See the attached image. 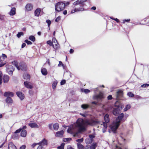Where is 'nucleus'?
<instances>
[{
	"label": "nucleus",
	"mask_w": 149,
	"mask_h": 149,
	"mask_svg": "<svg viewBox=\"0 0 149 149\" xmlns=\"http://www.w3.org/2000/svg\"><path fill=\"white\" fill-rule=\"evenodd\" d=\"M97 120L93 119H86L84 120L81 118H79L76 122L70 125L67 131L74 137H79V133L86 130V128L88 125L93 126L98 123Z\"/></svg>",
	"instance_id": "f257e3e1"
},
{
	"label": "nucleus",
	"mask_w": 149,
	"mask_h": 149,
	"mask_svg": "<svg viewBox=\"0 0 149 149\" xmlns=\"http://www.w3.org/2000/svg\"><path fill=\"white\" fill-rule=\"evenodd\" d=\"M124 114L122 113L118 116L116 120L113 122L112 124L110 126L111 130L115 133L116 130L118 128L120 125V123L121 121L124 122L125 120L124 119Z\"/></svg>",
	"instance_id": "f03ea898"
},
{
	"label": "nucleus",
	"mask_w": 149,
	"mask_h": 149,
	"mask_svg": "<svg viewBox=\"0 0 149 149\" xmlns=\"http://www.w3.org/2000/svg\"><path fill=\"white\" fill-rule=\"evenodd\" d=\"M65 5L62 2H58L55 5V10L58 12L63 10L65 8Z\"/></svg>",
	"instance_id": "7ed1b4c3"
},
{
	"label": "nucleus",
	"mask_w": 149,
	"mask_h": 149,
	"mask_svg": "<svg viewBox=\"0 0 149 149\" xmlns=\"http://www.w3.org/2000/svg\"><path fill=\"white\" fill-rule=\"evenodd\" d=\"M105 97L104 94L101 92H100L98 94H95L93 96V99L98 102L102 101Z\"/></svg>",
	"instance_id": "20e7f679"
},
{
	"label": "nucleus",
	"mask_w": 149,
	"mask_h": 149,
	"mask_svg": "<svg viewBox=\"0 0 149 149\" xmlns=\"http://www.w3.org/2000/svg\"><path fill=\"white\" fill-rule=\"evenodd\" d=\"M6 70L8 74L10 75H12L13 72L14 70V68L12 66L7 65H6Z\"/></svg>",
	"instance_id": "39448f33"
},
{
	"label": "nucleus",
	"mask_w": 149,
	"mask_h": 149,
	"mask_svg": "<svg viewBox=\"0 0 149 149\" xmlns=\"http://www.w3.org/2000/svg\"><path fill=\"white\" fill-rule=\"evenodd\" d=\"M104 119L105 122H103L102 123L103 124V126L105 127L106 129L107 127V123L109 121V115L108 114H106L104 117Z\"/></svg>",
	"instance_id": "423d86ee"
},
{
	"label": "nucleus",
	"mask_w": 149,
	"mask_h": 149,
	"mask_svg": "<svg viewBox=\"0 0 149 149\" xmlns=\"http://www.w3.org/2000/svg\"><path fill=\"white\" fill-rule=\"evenodd\" d=\"M19 66V69L18 70H21L22 71H25L26 70V66L25 63H20Z\"/></svg>",
	"instance_id": "0eeeda50"
},
{
	"label": "nucleus",
	"mask_w": 149,
	"mask_h": 149,
	"mask_svg": "<svg viewBox=\"0 0 149 149\" xmlns=\"http://www.w3.org/2000/svg\"><path fill=\"white\" fill-rule=\"evenodd\" d=\"M87 0H78L73 3V5L75 6L78 4H81L82 6H83V4H82L84 2L86 1Z\"/></svg>",
	"instance_id": "6e6552de"
},
{
	"label": "nucleus",
	"mask_w": 149,
	"mask_h": 149,
	"mask_svg": "<svg viewBox=\"0 0 149 149\" xmlns=\"http://www.w3.org/2000/svg\"><path fill=\"white\" fill-rule=\"evenodd\" d=\"M18 97L21 100H22L24 99V94L22 92H17L16 93Z\"/></svg>",
	"instance_id": "1a4fd4ad"
},
{
	"label": "nucleus",
	"mask_w": 149,
	"mask_h": 149,
	"mask_svg": "<svg viewBox=\"0 0 149 149\" xmlns=\"http://www.w3.org/2000/svg\"><path fill=\"white\" fill-rule=\"evenodd\" d=\"M64 133L63 130H62L60 131L57 132L55 134V136L57 137H62Z\"/></svg>",
	"instance_id": "9d476101"
},
{
	"label": "nucleus",
	"mask_w": 149,
	"mask_h": 149,
	"mask_svg": "<svg viewBox=\"0 0 149 149\" xmlns=\"http://www.w3.org/2000/svg\"><path fill=\"white\" fill-rule=\"evenodd\" d=\"M24 84L26 87L28 88L31 89L33 88V86L30 84V83L27 81H24Z\"/></svg>",
	"instance_id": "9b49d317"
},
{
	"label": "nucleus",
	"mask_w": 149,
	"mask_h": 149,
	"mask_svg": "<svg viewBox=\"0 0 149 149\" xmlns=\"http://www.w3.org/2000/svg\"><path fill=\"white\" fill-rule=\"evenodd\" d=\"M38 144L44 147L45 146L47 145V141L45 139H44L42 141L38 143Z\"/></svg>",
	"instance_id": "f8f14e48"
},
{
	"label": "nucleus",
	"mask_w": 149,
	"mask_h": 149,
	"mask_svg": "<svg viewBox=\"0 0 149 149\" xmlns=\"http://www.w3.org/2000/svg\"><path fill=\"white\" fill-rule=\"evenodd\" d=\"M4 96L5 97H12L14 96V94L13 93L10 92H6L4 94Z\"/></svg>",
	"instance_id": "ddd939ff"
},
{
	"label": "nucleus",
	"mask_w": 149,
	"mask_h": 149,
	"mask_svg": "<svg viewBox=\"0 0 149 149\" xmlns=\"http://www.w3.org/2000/svg\"><path fill=\"white\" fill-rule=\"evenodd\" d=\"M8 148V149H17L16 146L11 142L9 143Z\"/></svg>",
	"instance_id": "4468645a"
},
{
	"label": "nucleus",
	"mask_w": 149,
	"mask_h": 149,
	"mask_svg": "<svg viewBox=\"0 0 149 149\" xmlns=\"http://www.w3.org/2000/svg\"><path fill=\"white\" fill-rule=\"evenodd\" d=\"M16 13V8L13 7L12 8L9 13V15L11 16H13Z\"/></svg>",
	"instance_id": "2eb2a0df"
},
{
	"label": "nucleus",
	"mask_w": 149,
	"mask_h": 149,
	"mask_svg": "<svg viewBox=\"0 0 149 149\" xmlns=\"http://www.w3.org/2000/svg\"><path fill=\"white\" fill-rule=\"evenodd\" d=\"M113 113L115 116H118L119 113V108H114L113 111Z\"/></svg>",
	"instance_id": "dca6fc26"
},
{
	"label": "nucleus",
	"mask_w": 149,
	"mask_h": 149,
	"mask_svg": "<svg viewBox=\"0 0 149 149\" xmlns=\"http://www.w3.org/2000/svg\"><path fill=\"white\" fill-rule=\"evenodd\" d=\"M84 10V8H75L72 10L71 11V13H73L77 11H83Z\"/></svg>",
	"instance_id": "f3484780"
},
{
	"label": "nucleus",
	"mask_w": 149,
	"mask_h": 149,
	"mask_svg": "<svg viewBox=\"0 0 149 149\" xmlns=\"http://www.w3.org/2000/svg\"><path fill=\"white\" fill-rule=\"evenodd\" d=\"M26 8L28 11L31 10L33 9V6L31 4H27L26 6Z\"/></svg>",
	"instance_id": "a211bd4d"
},
{
	"label": "nucleus",
	"mask_w": 149,
	"mask_h": 149,
	"mask_svg": "<svg viewBox=\"0 0 149 149\" xmlns=\"http://www.w3.org/2000/svg\"><path fill=\"white\" fill-rule=\"evenodd\" d=\"M52 46L54 49H57L59 48V45L57 42H55L53 44Z\"/></svg>",
	"instance_id": "6ab92c4d"
},
{
	"label": "nucleus",
	"mask_w": 149,
	"mask_h": 149,
	"mask_svg": "<svg viewBox=\"0 0 149 149\" xmlns=\"http://www.w3.org/2000/svg\"><path fill=\"white\" fill-rule=\"evenodd\" d=\"M6 100V102L8 104H12L13 102L12 99L9 97H8Z\"/></svg>",
	"instance_id": "aec40b11"
},
{
	"label": "nucleus",
	"mask_w": 149,
	"mask_h": 149,
	"mask_svg": "<svg viewBox=\"0 0 149 149\" xmlns=\"http://www.w3.org/2000/svg\"><path fill=\"white\" fill-rule=\"evenodd\" d=\"M12 63L13 65L15 66L18 70L19 69V65H18V63L17 62V61H12Z\"/></svg>",
	"instance_id": "412c9836"
},
{
	"label": "nucleus",
	"mask_w": 149,
	"mask_h": 149,
	"mask_svg": "<svg viewBox=\"0 0 149 149\" xmlns=\"http://www.w3.org/2000/svg\"><path fill=\"white\" fill-rule=\"evenodd\" d=\"M29 126L32 128H38L39 127L38 125L36 123H30L29 124Z\"/></svg>",
	"instance_id": "4be33fe9"
},
{
	"label": "nucleus",
	"mask_w": 149,
	"mask_h": 149,
	"mask_svg": "<svg viewBox=\"0 0 149 149\" xmlns=\"http://www.w3.org/2000/svg\"><path fill=\"white\" fill-rule=\"evenodd\" d=\"M3 82L4 83H7L9 80V77L7 75H4L3 78Z\"/></svg>",
	"instance_id": "5701e85b"
},
{
	"label": "nucleus",
	"mask_w": 149,
	"mask_h": 149,
	"mask_svg": "<svg viewBox=\"0 0 149 149\" xmlns=\"http://www.w3.org/2000/svg\"><path fill=\"white\" fill-rule=\"evenodd\" d=\"M40 8H37L35 11V15L36 16H38L40 13Z\"/></svg>",
	"instance_id": "b1692460"
},
{
	"label": "nucleus",
	"mask_w": 149,
	"mask_h": 149,
	"mask_svg": "<svg viewBox=\"0 0 149 149\" xmlns=\"http://www.w3.org/2000/svg\"><path fill=\"white\" fill-rule=\"evenodd\" d=\"M27 132L25 130H23L21 133V136L23 137H25L26 135Z\"/></svg>",
	"instance_id": "393cba45"
},
{
	"label": "nucleus",
	"mask_w": 149,
	"mask_h": 149,
	"mask_svg": "<svg viewBox=\"0 0 149 149\" xmlns=\"http://www.w3.org/2000/svg\"><path fill=\"white\" fill-rule=\"evenodd\" d=\"M41 72L42 74L44 75H46L47 74V71L45 68L42 69Z\"/></svg>",
	"instance_id": "a878e982"
},
{
	"label": "nucleus",
	"mask_w": 149,
	"mask_h": 149,
	"mask_svg": "<svg viewBox=\"0 0 149 149\" xmlns=\"http://www.w3.org/2000/svg\"><path fill=\"white\" fill-rule=\"evenodd\" d=\"M23 77L24 79L27 80L29 79L30 77V76L29 74L26 73L24 74L23 75Z\"/></svg>",
	"instance_id": "bb28decb"
},
{
	"label": "nucleus",
	"mask_w": 149,
	"mask_h": 149,
	"mask_svg": "<svg viewBox=\"0 0 149 149\" xmlns=\"http://www.w3.org/2000/svg\"><path fill=\"white\" fill-rule=\"evenodd\" d=\"M123 93V91H122L120 90L118 91L117 92V98H119L120 97L122 96Z\"/></svg>",
	"instance_id": "cd10ccee"
},
{
	"label": "nucleus",
	"mask_w": 149,
	"mask_h": 149,
	"mask_svg": "<svg viewBox=\"0 0 149 149\" xmlns=\"http://www.w3.org/2000/svg\"><path fill=\"white\" fill-rule=\"evenodd\" d=\"M54 129L55 130H58L59 128V125L58 123H55L53 125Z\"/></svg>",
	"instance_id": "c85d7f7f"
},
{
	"label": "nucleus",
	"mask_w": 149,
	"mask_h": 149,
	"mask_svg": "<svg viewBox=\"0 0 149 149\" xmlns=\"http://www.w3.org/2000/svg\"><path fill=\"white\" fill-rule=\"evenodd\" d=\"M86 141L87 144H89L91 143L93 141V139L90 138H88L86 139Z\"/></svg>",
	"instance_id": "c756f323"
},
{
	"label": "nucleus",
	"mask_w": 149,
	"mask_h": 149,
	"mask_svg": "<svg viewBox=\"0 0 149 149\" xmlns=\"http://www.w3.org/2000/svg\"><path fill=\"white\" fill-rule=\"evenodd\" d=\"M97 146V143H93L90 146L91 149H95Z\"/></svg>",
	"instance_id": "7c9ffc66"
},
{
	"label": "nucleus",
	"mask_w": 149,
	"mask_h": 149,
	"mask_svg": "<svg viewBox=\"0 0 149 149\" xmlns=\"http://www.w3.org/2000/svg\"><path fill=\"white\" fill-rule=\"evenodd\" d=\"M81 107L83 109H85L88 108L89 107V105L87 104H84L82 105Z\"/></svg>",
	"instance_id": "2f4dec72"
},
{
	"label": "nucleus",
	"mask_w": 149,
	"mask_h": 149,
	"mask_svg": "<svg viewBox=\"0 0 149 149\" xmlns=\"http://www.w3.org/2000/svg\"><path fill=\"white\" fill-rule=\"evenodd\" d=\"M131 106L130 104H128L126 105L125 108H124V111H126L128 110L129 109L131 108Z\"/></svg>",
	"instance_id": "473e14b6"
},
{
	"label": "nucleus",
	"mask_w": 149,
	"mask_h": 149,
	"mask_svg": "<svg viewBox=\"0 0 149 149\" xmlns=\"http://www.w3.org/2000/svg\"><path fill=\"white\" fill-rule=\"evenodd\" d=\"M81 91L82 92H84L85 93H87L90 92V90L88 89H85L82 88L81 89Z\"/></svg>",
	"instance_id": "72a5a7b5"
},
{
	"label": "nucleus",
	"mask_w": 149,
	"mask_h": 149,
	"mask_svg": "<svg viewBox=\"0 0 149 149\" xmlns=\"http://www.w3.org/2000/svg\"><path fill=\"white\" fill-rule=\"evenodd\" d=\"M77 148L79 149H83L84 146L80 143H77Z\"/></svg>",
	"instance_id": "f704fd0d"
},
{
	"label": "nucleus",
	"mask_w": 149,
	"mask_h": 149,
	"mask_svg": "<svg viewBox=\"0 0 149 149\" xmlns=\"http://www.w3.org/2000/svg\"><path fill=\"white\" fill-rule=\"evenodd\" d=\"M29 39L33 42H34L36 39L35 37L33 36H30L29 37Z\"/></svg>",
	"instance_id": "c9c22d12"
},
{
	"label": "nucleus",
	"mask_w": 149,
	"mask_h": 149,
	"mask_svg": "<svg viewBox=\"0 0 149 149\" xmlns=\"http://www.w3.org/2000/svg\"><path fill=\"white\" fill-rule=\"evenodd\" d=\"M57 81H54L52 87L53 89H55L56 87V86L57 84Z\"/></svg>",
	"instance_id": "e433bc0d"
},
{
	"label": "nucleus",
	"mask_w": 149,
	"mask_h": 149,
	"mask_svg": "<svg viewBox=\"0 0 149 149\" xmlns=\"http://www.w3.org/2000/svg\"><path fill=\"white\" fill-rule=\"evenodd\" d=\"M72 139L70 138H63V141L64 142H68L71 140Z\"/></svg>",
	"instance_id": "4c0bfd02"
},
{
	"label": "nucleus",
	"mask_w": 149,
	"mask_h": 149,
	"mask_svg": "<svg viewBox=\"0 0 149 149\" xmlns=\"http://www.w3.org/2000/svg\"><path fill=\"white\" fill-rule=\"evenodd\" d=\"M24 35V33L22 32H19L17 34V36L19 38L21 36H23Z\"/></svg>",
	"instance_id": "58836bf2"
},
{
	"label": "nucleus",
	"mask_w": 149,
	"mask_h": 149,
	"mask_svg": "<svg viewBox=\"0 0 149 149\" xmlns=\"http://www.w3.org/2000/svg\"><path fill=\"white\" fill-rule=\"evenodd\" d=\"M127 95L130 97H133L134 96V95L131 92L128 93Z\"/></svg>",
	"instance_id": "ea45409f"
},
{
	"label": "nucleus",
	"mask_w": 149,
	"mask_h": 149,
	"mask_svg": "<svg viewBox=\"0 0 149 149\" xmlns=\"http://www.w3.org/2000/svg\"><path fill=\"white\" fill-rule=\"evenodd\" d=\"M3 74L2 72L0 71V85L2 83V76Z\"/></svg>",
	"instance_id": "a19ab883"
},
{
	"label": "nucleus",
	"mask_w": 149,
	"mask_h": 149,
	"mask_svg": "<svg viewBox=\"0 0 149 149\" xmlns=\"http://www.w3.org/2000/svg\"><path fill=\"white\" fill-rule=\"evenodd\" d=\"M24 42L26 43L28 45H31L32 44V43L31 42L27 40H25L24 41Z\"/></svg>",
	"instance_id": "79ce46f5"
},
{
	"label": "nucleus",
	"mask_w": 149,
	"mask_h": 149,
	"mask_svg": "<svg viewBox=\"0 0 149 149\" xmlns=\"http://www.w3.org/2000/svg\"><path fill=\"white\" fill-rule=\"evenodd\" d=\"M46 22L48 24V27H49L50 25L51 24V21L49 20H46Z\"/></svg>",
	"instance_id": "37998d69"
},
{
	"label": "nucleus",
	"mask_w": 149,
	"mask_h": 149,
	"mask_svg": "<svg viewBox=\"0 0 149 149\" xmlns=\"http://www.w3.org/2000/svg\"><path fill=\"white\" fill-rule=\"evenodd\" d=\"M47 43L50 46H52L53 43L51 40H48L47 41Z\"/></svg>",
	"instance_id": "c03bdc74"
},
{
	"label": "nucleus",
	"mask_w": 149,
	"mask_h": 149,
	"mask_svg": "<svg viewBox=\"0 0 149 149\" xmlns=\"http://www.w3.org/2000/svg\"><path fill=\"white\" fill-rule=\"evenodd\" d=\"M83 139L81 138L79 139H78L76 140V141L78 142V143H81L83 142Z\"/></svg>",
	"instance_id": "a18cd8bd"
},
{
	"label": "nucleus",
	"mask_w": 149,
	"mask_h": 149,
	"mask_svg": "<svg viewBox=\"0 0 149 149\" xmlns=\"http://www.w3.org/2000/svg\"><path fill=\"white\" fill-rule=\"evenodd\" d=\"M64 144L63 143H62L61 145L58 147V149H64Z\"/></svg>",
	"instance_id": "49530a36"
},
{
	"label": "nucleus",
	"mask_w": 149,
	"mask_h": 149,
	"mask_svg": "<svg viewBox=\"0 0 149 149\" xmlns=\"http://www.w3.org/2000/svg\"><path fill=\"white\" fill-rule=\"evenodd\" d=\"M60 65H62L63 67V68L64 69V64L62 63L61 61H59V64L58 65V66L59 67Z\"/></svg>",
	"instance_id": "de8ad7c7"
},
{
	"label": "nucleus",
	"mask_w": 149,
	"mask_h": 149,
	"mask_svg": "<svg viewBox=\"0 0 149 149\" xmlns=\"http://www.w3.org/2000/svg\"><path fill=\"white\" fill-rule=\"evenodd\" d=\"M149 86L148 84H145L141 85V87L142 88H146Z\"/></svg>",
	"instance_id": "09e8293b"
},
{
	"label": "nucleus",
	"mask_w": 149,
	"mask_h": 149,
	"mask_svg": "<svg viewBox=\"0 0 149 149\" xmlns=\"http://www.w3.org/2000/svg\"><path fill=\"white\" fill-rule=\"evenodd\" d=\"M39 146L38 147L37 149H44V147L40 145H39Z\"/></svg>",
	"instance_id": "8fccbe9b"
},
{
	"label": "nucleus",
	"mask_w": 149,
	"mask_h": 149,
	"mask_svg": "<svg viewBox=\"0 0 149 149\" xmlns=\"http://www.w3.org/2000/svg\"><path fill=\"white\" fill-rule=\"evenodd\" d=\"M29 93L31 95H33V91L31 90H29Z\"/></svg>",
	"instance_id": "3c124183"
},
{
	"label": "nucleus",
	"mask_w": 149,
	"mask_h": 149,
	"mask_svg": "<svg viewBox=\"0 0 149 149\" xmlns=\"http://www.w3.org/2000/svg\"><path fill=\"white\" fill-rule=\"evenodd\" d=\"M61 17H60L59 16L57 17L56 19H55V21L56 22H58L60 19Z\"/></svg>",
	"instance_id": "603ef678"
},
{
	"label": "nucleus",
	"mask_w": 149,
	"mask_h": 149,
	"mask_svg": "<svg viewBox=\"0 0 149 149\" xmlns=\"http://www.w3.org/2000/svg\"><path fill=\"white\" fill-rule=\"evenodd\" d=\"M55 42H57V41L55 38L53 37L52 38V43L53 44V43Z\"/></svg>",
	"instance_id": "864d4df0"
},
{
	"label": "nucleus",
	"mask_w": 149,
	"mask_h": 149,
	"mask_svg": "<svg viewBox=\"0 0 149 149\" xmlns=\"http://www.w3.org/2000/svg\"><path fill=\"white\" fill-rule=\"evenodd\" d=\"M22 130V128H20L19 129L17 130L15 132V133H17L19 132Z\"/></svg>",
	"instance_id": "5fc2aeb1"
},
{
	"label": "nucleus",
	"mask_w": 149,
	"mask_h": 149,
	"mask_svg": "<svg viewBox=\"0 0 149 149\" xmlns=\"http://www.w3.org/2000/svg\"><path fill=\"white\" fill-rule=\"evenodd\" d=\"M91 148L90 146H87L84 148L83 149H91Z\"/></svg>",
	"instance_id": "6e6d98bb"
},
{
	"label": "nucleus",
	"mask_w": 149,
	"mask_h": 149,
	"mask_svg": "<svg viewBox=\"0 0 149 149\" xmlns=\"http://www.w3.org/2000/svg\"><path fill=\"white\" fill-rule=\"evenodd\" d=\"M65 80H63L61 82V85H64L65 83Z\"/></svg>",
	"instance_id": "4d7b16f0"
},
{
	"label": "nucleus",
	"mask_w": 149,
	"mask_h": 149,
	"mask_svg": "<svg viewBox=\"0 0 149 149\" xmlns=\"http://www.w3.org/2000/svg\"><path fill=\"white\" fill-rule=\"evenodd\" d=\"M95 137V136L93 135H89V138L91 139H93V138Z\"/></svg>",
	"instance_id": "13d9d810"
},
{
	"label": "nucleus",
	"mask_w": 149,
	"mask_h": 149,
	"mask_svg": "<svg viewBox=\"0 0 149 149\" xmlns=\"http://www.w3.org/2000/svg\"><path fill=\"white\" fill-rule=\"evenodd\" d=\"M130 21V19H125L123 20V23H125V22H129Z\"/></svg>",
	"instance_id": "bf43d9fd"
},
{
	"label": "nucleus",
	"mask_w": 149,
	"mask_h": 149,
	"mask_svg": "<svg viewBox=\"0 0 149 149\" xmlns=\"http://www.w3.org/2000/svg\"><path fill=\"white\" fill-rule=\"evenodd\" d=\"M112 97L111 95H109L108 97H107V99L108 100H111L112 99Z\"/></svg>",
	"instance_id": "052dcab7"
},
{
	"label": "nucleus",
	"mask_w": 149,
	"mask_h": 149,
	"mask_svg": "<svg viewBox=\"0 0 149 149\" xmlns=\"http://www.w3.org/2000/svg\"><path fill=\"white\" fill-rule=\"evenodd\" d=\"M52 126H53L52 124H49V127L50 130L52 129Z\"/></svg>",
	"instance_id": "680f3d73"
},
{
	"label": "nucleus",
	"mask_w": 149,
	"mask_h": 149,
	"mask_svg": "<svg viewBox=\"0 0 149 149\" xmlns=\"http://www.w3.org/2000/svg\"><path fill=\"white\" fill-rule=\"evenodd\" d=\"M26 148V146L25 145H23L22 146L20 147V149H25Z\"/></svg>",
	"instance_id": "e2e57ef3"
},
{
	"label": "nucleus",
	"mask_w": 149,
	"mask_h": 149,
	"mask_svg": "<svg viewBox=\"0 0 149 149\" xmlns=\"http://www.w3.org/2000/svg\"><path fill=\"white\" fill-rule=\"evenodd\" d=\"M38 144V143H34L31 146L33 148L36 145Z\"/></svg>",
	"instance_id": "0e129e2a"
},
{
	"label": "nucleus",
	"mask_w": 149,
	"mask_h": 149,
	"mask_svg": "<svg viewBox=\"0 0 149 149\" xmlns=\"http://www.w3.org/2000/svg\"><path fill=\"white\" fill-rule=\"evenodd\" d=\"M67 149H75L74 148H73L70 146H67Z\"/></svg>",
	"instance_id": "69168bd1"
},
{
	"label": "nucleus",
	"mask_w": 149,
	"mask_h": 149,
	"mask_svg": "<svg viewBox=\"0 0 149 149\" xmlns=\"http://www.w3.org/2000/svg\"><path fill=\"white\" fill-rule=\"evenodd\" d=\"M6 64V63H1L0 64V67H1L3 66H4L5 64Z\"/></svg>",
	"instance_id": "338daca9"
},
{
	"label": "nucleus",
	"mask_w": 149,
	"mask_h": 149,
	"mask_svg": "<svg viewBox=\"0 0 149 149\" xmlns=\"http://www.w3.org/2000/svg\"><path fill=\"white\" fill-rule=\"evenodd\" d=\"M26 45V44L25 43H23L22 45V48H23Z\"/></svg>",
	"instance_id": "774afa93"
}]
</instances>
